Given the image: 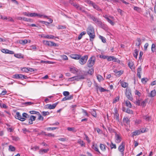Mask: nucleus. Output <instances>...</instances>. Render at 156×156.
I'll return each mask as SVG.
<instances>
[{
    "mask_svg": "<svg viewBox=\"0 0 156 156\" xmlns=\"http://www.w3.org/2000/svg\"><path fill=\"white\" fill-rule=\"evenodd\" d=\"M125 112H126L130 114H133V111L132 110L128 108L126 109Z\"/></svg>",
    "mask_w": 156,
    "mask_h": 156,
    "instance_id": "de8ad7c7",
    "label": "nucleus"
},
{
    "mask_svg": "<svg viewBox=\"0 0 156 156\" xmlns=\"http://www.w3.org/2000/svg\"><path fill=\"white\" fill-rule=\"evenodd\" d=\"M135 94L137 95L138 96H140L141 95V93L137 90L135 91Z\"/></svg>",
    "mask_w": 156,
    "mask_h": 156,
    "instance_id": "0e129e2a",
    "label": "nucleus"
},
{
    "mask_svg": "<svg viewBox=\"0 0 156 156\" xmlns=\"http://www.w3.org/2000/svg\"><path fill=\"white\" fill-rule=\"evenodd\" d=\"M87 83L88 86L89 87H90L92 83V82L90 80L88 79H87Z\"/></svg>",
    "mask_w": 156,
    "mask_h": 156,
    "instance_id": "603ef678",
    "label": "nucleus"
},
{
    "mask_svg": "<svg viewBox=\"0 0 156 156\" xmlns=\"http://www.w3.org/2000/svg\"><path fill=\"white\" fill-rule=\"evenodd\" d=\"M13 78H15L16 79H21L23 80L24 79H27V76L23 75L21 74H16L13 76Z\"/></svg>",
    "mask_w": 156,
    "mask_h": 156,
    "instance_id": "1a4fd4ad",
    "label": "nucleus"
},
{
    "mask_svg": "<svg viewBox=\"0 0 156 156\" xmlns=\"http://www.w3.org/2000/svg\"><path fill=\"white\" fill-rule=\"evenodd\" d=\"M98 26L105 30H106L108 29L107 26L103 23L101 22V23H99Z\"/></svg>",
    "mask_w": 156,
    "mask_h": 156,
    "instance_id": "dca6fc26",
    "label": "nucleus"
},
{
    "mask_svg": "<svg viewBox=\"0 0 156 156\" xmlns=\"http://www.w3.org/2000/svg\"><path fill=\"white\" fill-rule=\"evenodd\" d=\"M88 16L90 19L93 20L95 23H97L98 25L99 23H101V22L99 18H97L96 17L92 15H88Z\"/></svg>",
    "mask_w": 156,
    "mask_h": 156,
    "instance_id": "39448f33",
    "label": "nucleus"
},
{
    "mask_svg": "<svg viewBox=\"0 0 156 156\" xmlns=\"http://www.w3.org/2000/svg\"><path fill=\"white\" fill-rule=\"evenodd\" d=\"M100 148L102 151H105L106 150V146L105 144H100Z\"/></svg>",
    "mask_w": 156,
    "mask_h": 156,
    "instance_id": "a878e982",
    "label": "nucleus"
},
{
    "mask_svg": "<svg viewBox=\"0 0 156 156\" xmlns=\"http://www.w3.org/2000/svg\"><path fill=\"white\" fill-rule=\"evenodd\" d=\"M49 151L48 149H41L39 152V153L41 154H43V153H47Z\"/></svg>",
    "mask_w": 156,
    "mask_h": 156,
    "instance_id": "bb28decb",
    "label": "nucleus"
},
{
    "mask_svg": "<svg viewBox=\"0 0 156 156\" xmlns=\"http://www.w3.org/2000/svg\"><path fill=\"white\" fill-rule=\"evenodd\" d=\"M142 71V68L141 66L139 67L137 69V76L140 79L141 78V73Z\"/></svg>",
    "mask_w": 156,
    "mask_h": 156,
    "instance_id": "f3484780",
    "label": "nucleus"
},
{
    "mask_svg": "<svg viewBox=\"0 0 156 156\" xmlns=\"http://www.w3.org/2000/svg\"><path fill=\"white\" fill-rule=\"evenodd\" d=\"M58 102L51 104H47L45 105V107L46 108L49 109H53L55 108Z\"/></svg>",
    "mask_w": 156,
    "mask_h": 156,
    "instance_id": "9b49d317",
    "label": "nucleus"
},
{
    "mask_svg": "<svg viewBox=\"0 0 156 156\" xmlns=\"http://www.w3.org/2000/svg\"><path fill=\"white\" fill-rule=\"evenodd\" d=\"M108 22L111 25L113 26L115 24V23L113 22V20H111L110 18L108 19L107 20Z\"/></svg>",
    "mask_w": 156,
    "mask_h": 156,
    "instance_id": "a19ab883",
    "label": "nucleus"
},
{
    "mask_svg": "<svg viewBox=\"0 0 156 156\" xmlns=\"http://www.w3.org/2000/svg\"><path fill=\"white\" fill-rule=\"evenodd\" d=\"M85 2L90 5L93 6L94 9L97 10L101 12L102 11L101 9L99 7L92 1L90 0H86Z\"/></svg>",
    "mask_w": 156,
    "mask_h": 156,
    "instance_id": "f03ea898",
    "label": "nucleus"
},
{
    "mask_svg": "<svg viewBox=\"0 0 156 156\" xmlns=\"http://www.w3.org/2000/svg\"><path fill=\"white\" fill-rule=\"evenodd\" d=\"M23 118H28L29 117V115L28 114L26 113H23L22 114Z\"/></svg>",
    "mask_w": 156,
    "mask_h": 156,
    "instance_id": "09e8293b",
    "label": "nucleus"
},
{
    "mask_svg": "<svg viewBox=\"0 0 156 156\" xmlns=\"http://www.w3.org/2000/svg\"><path fill=\"white\" fill-rule=\"evenodd\" d=\"M110 146L111 149H112L113 148L115 149L116 148V145L115 144H113L112 142H111Z\"/></svg>",
    "mask_w": 156,
    "mask_h": 156,
    "instance_id": "a18cd8bd",
    "label": "nucleus"
},
{
    "mask_svg": "<svg viewBox=\"0 0 156 156\" xmlns=\"http://www.w3.org/2000/svg\"><path fill=\"white\" fill-rule=\"evenodd\" d=\"M16 148L15 147L11 145L9 146V150L10 151H15Z\"/></svg>",
    "mask_w": 156,
    "mask_h": 156,
    "instance_id": "c756f323",
    "label": "nucleus"
},
{
    "mask_svg": "<svg viewBox=\"0 0 156 156\" xmlns=\"http://www.w3.org/2000/svg\"><path fill=\"white\" fill-rule=\"evenodd\" d=\"M88 58L87 55H85L81 57L79 59V62L81 65H84L86 62Z\"/></svg>",
    "mask_w": 156,
    "mask_h": 156,
    "instance_id": "20e7f679",
    "label": "nucleus"
},
{
    "mask_svg": "<svg viewBox=\"0 0 156 156\" xmlns=\"http://www.w3.org/2000/svg\"><path fill=\"white\" fill-rule=\"evenodd\" d=\"M96 87H97V90H98V89H99L101 92H105L106 91V90L105 89L103 88L102 87H99L98 85L96 86Z\"/></svg>",
    "mask_w": 156,
    "mask_h": 156,
    "instance_id": "473e14b6",
    "label": "nucleus"
},
{
    "mask_svg": "<svg viewBox=\"0 0 156 156\" xmlns=\"http://www.w3.org/2000/svg\"><path fill=\"white\" fill-rule=\"evenodd\" d=\"M12 140L15 141H17L20 140L18 136H12Z\"/></svg>",
    "mask_w": 156,
    "mask_h": 156,
    "instance_id": "37998d69",
    "label": "nucleus"
},
{
    "mask_svg": "<svg viewBox=\"0 0 156 156\" xmlns=\"http://www.w3.org/2000/svg\"><path fill=\"white\" fill-rule=\"evenodd\" d=\"M38 115V119L39 120H41L43 121L44 120V118L41 116L39 113V115Z\"/></svg>",
    "mask_w": 156,
    "mask_h": 156,
    "instance_id": "4d7b16f0",
    "label": "nucleus"
},
{
    "mask_svg": "<svg viewBox=\"0 0 156 156\" xmlns=\"http://www.w3.org/2000/svg\"><path fill=\"white\" fill-rule=\"evenodd\" d=\"M115 112L113 113L114 118L116 119V120L118 122H119V114L118 113V112L117 111L116 108H114Z\"/></svg>",
    "mask_w": 156,
    "mask_h": 156,
    "instance_id": "ddd939ff",
    "label": "nucleus"
},
{
    "mask_svg": "<svg viewBox=\"0 0 156 156\" xmlns=\"http://www.w3.org/2000/svg\"><path fill=\"white\" fill-rule=\"evenodd\" d=\"M122 86L124 88H125L128 86V84L124 82H121L120 83Z\"/></svg>",
    "mask_w": 156,
    "mask_h": 156,
    "instance_id": "e433bc0d",
    "label": "nucleus"
},
{
    "mask_svg": "<svg viewBox=\"0 0 156 156\" xmlns=\"http://www.w3.org/2000/svg\"><path fill=\"white\" fill-rule=\"evenodd\" d=\"M94 72V70L93 69L91 68L90 69L88 70V73L89 74L92 75V74Z\"/></svg>",
    "mask_w": 156,
    "mask_h": 156,
    "instance_id": "5fc2aeb1",
    "label": "nucleus"
},
{
    "mask_svg": "<svg viewBox=\"0 0 156 156\" xmlns=\"http://www.w3.org/2000/svg\"><path fill=\"white\" fill-rule=\"evenodd\" d=\"M57 28L58 29H64L66 28V27L64 26L59 25L58 26Z\"/></svg>",
    "mask_w": 156,
    "mask_h": 156,
    "instance_id": "680f3d73",
    "label": "nucleus"
},
{
    "mask_svg": "<svg viewBox=\"0 0 156 156\" xmlns=\"http://www.w3.org/2000/svg\"><path fill=\"white\" fill-rule=\"evenodd\" d=\"M86 33L85 31H83L79 35L78 37V40H80L81 39L83 35H85Z\"/></svg>",
    "mask_w": 156,
    "mask_h": 156,
    "instance_id": "72a5a7b5",
    "label": "nucleus"
},
{
    "mask_svg": "<svg viewBox=\"0 0 156 156\" xmlns=\"http://www.w3.org/2000/svg\"><path fill=\"white\" fill-rule=\"evenodd\" d=\"M126 97L130 101H132L133 100V98L132 94H131V90L129 89H126Z\"/></svg>",
    "mask_w": 156,
    "mask_h": 156,
    "instance_id": "423d86ee",
    "label": "nucleus"
},
{
    "mask_svg": "<svg viewBox=\"0 0 156 156\" xmlns=\"http://www.w3.org/2000/svg\"><path fill=\"white\" fill-rule=\"evenodd\" d=\"M108 56L104 55H101L100 56V58H103V59H107Z\"/></svg>",
    "mask_w": 156,
    "mask_h": 156,
    "instance_id": "052dcab7",
    "label": "nucleus"
},
{
    "mask_svg": "<svg viewBox=\"0 0 156 156\" xmlns=\"http://www.w3.org/2000/svg\"><path fill=\"white\" fill-rule=\"evenodd\" d=\"M73 98V96L72 95H70L69 96L66 97H65L62 100V101H65L67 100H71Z\"/></svg>",
    "mask_w": 156,
    "mask_h": 156,
    "instance_id": "b1692460",
    "label": "nucleus"
},
{
    "mask_svg": "<svg viewBox=\"0 0 156 156\" xmlns=\"http://www.w3.org/2000/svg\"><path fill=\"white\" fill-rule=\"evenodd\" d=\"M63 95L65 96H68L69 95V93L68 91H64L63 93Z\"/></svg>",
    "mask_w": 156,
    "mask_h": 156,
    "instance_id": "e2e57ef3",
    "label": "nucleus"
},
{
    "mask_svg": "<svg viewBox=\"0 0 156 156\" xmlns=\"http://www.w3.org/2000/svg\"><path fill=\"white\" fill-rule=\"evenodd\" d=\"M42 114L44 116H45L46 115H49V112H42Z\"/></svg>",
    "mask_w": 156,
    "mask_h": 156,
    "instance_id": "864d4df0",
    "label": "nucleus"
},
{
    "mask_svg": "<svg viewBox=\"0 0 156 156\" xmlns=\"http://www.w3.org/2000/svg\"><path fill=\"white\" fill-rule=\"evenodd\" d=\"M15 118L16 119H18L22 121H23L26 119L25 118L22 117L20 113L18 112H17L16 113V116Z\"/></svg>",
    "mask_w": 156,
    "mask_h": 156,
    "instance_id": "f8f14e48",
    "label": "nucleus"
},
{
    "mask_svg": "<svg viewBox=\"0 0 156 156\" xmlns=\"http://www.w3.org/2000/svg\"><path fill=\"white\" fill-rule=\"evenodd\" d=\"M115 141L116 143H119L121 142L122 138L121 135L119 134L115 133Z\"/></svg>",
    "mask_w": 156,
    "mask_h": 156,
    "instance_id": "6e6552de",
    "label": "nucleus"
},
{
    "mask_svg": "<svg viewBox=\"0 0 156 156\" xmlns=\"http://www.w3.org/2000/svg\"><path fill=\"white\" fill-rule=\"evenodd\" d=\"M87 33L89 35L90 41H92L95 37L94 30L92 27L89 26L87 29Z\"/></svg>",
    "mask_w": 156,
    "mask_h": 156,
    "instance_id": "f257e3e1",
    "label": "nucleus"
},
{
    "mask_svg": "<svg viewBox=\"0 0 156 156\" xmlns=\"http://www.w3.org/2000/svg\"><path fill=\"white\" fill-rule=\"evenodd\" d=\"M1 51L3 53H5L9 54H14V52L13 51H10L7 49H2Z\"/></svg>",
    "mask_w": 156,
    "mask_h": 156,
    "instance_id": "2eb2a0df",
    "label": "nucleus"
},
{
    "mask_svg": "<svg viewBox=\"0 0 156 156\" xmlns=\"http://www.w3.org/2000/svg\"><path fill=\"white\" fill-rule=\"evenodd\" d=\"M156 91L155 90H152L150 93V96L151 97H153L156 95Z\"/></svg>",
    "mask_w": 156,
    "mask_h": 156,
    "instance_id": "2f4dec72",
    "label": "nucleus"
},
{
    "mask_svg": "<svg viewBox=\"0 0 156 156\" xmlns=\"http://www.w3.org/2000/svg\"><path fill=\"white\" fill-rule=\"evenodd\" d=\"M123 71L122 70L118 71L116 73V75L117 76H119L123 73Z\"/></svg>",
    "mask_w": 156,
    "mask_h": 156,
    "instance_id": "3c124183",
    "label": "nucleus"
},
{
    "mask_svg": "<svg viewBox=\"0 0 156 156\" xmlns=\"http://www.w3.org/2000/svg\"><path fill=\"white\" fill-rule=\"evenodd\" d=\"M96 60V58L94 56H92L89 59L87 62V66L88 67L90 68L92 67L94 65Z\"/></svg>",
    "mask_w": 156,
    "mask_h": 156,
    "instance_id": "7ed1b4c3",
    "label": "nucleus"
},
{
    "mask_svg": "<svg viewBox=\"0 0 156 156\" xmlns=\"http://www.w3.org/2000/svg\"><path fill=\"white\" fill-rule=\"evenodd\" d=\"M39 147L38 146H35L33 147H32L31 148V149H32L33 150L36 151L37 150L39 149Z\"/></svg>",
    "mask_w": 156,
    "mask_h": 156,
    "instance_id": "bf43d9fd",
    "label": "nucleus"
},
{
    "mask_svg": "<svg viewBox=\"0 0 156 156\" xmlns=\"http://www.w3.org/2000/svg\"><path fill=\"white\" fill-rule=\"evenodd\" d=\"M125 148V145L124 144V143L122 142L119 147L118 150L119 151L121 152V154L122 156L124 155V151Z\"/></svg>",
    "mask_w": 156,
    "mask_h": 156,
    "instance_id": "9d476101",
    "label": "nucleus"
},
{
    "mask_svg": "<svg viewBox=\"0 0 156 156\" xmlns=\"http://www.w3.org/2000/svg\"><path fill=\"white\" fill-rule=\"evenodd\" d=\"M44 44L50 46H56L57 44L52 41L44 40L43 41Z\"/></svg>",
    "mask_w": 156,
    "mask_h": 156,
    "instance_id": "0eeeda50",
    "label": "nucleus"
},
{
    "mask_svg": "<svg viewBox=\"0 0 156 156\" xmlns=\"http://www.w3.org/2000/svg\"><path fill=\"white\" fill-rule=\"evenodd\" d=\"M91 115L94 117H96L97 116V113L95 110H93L91 111Z\"/></svg>",
    "mask_w": 156,
    "mask_h": 156,
    "instance_id": "4c0bfd02",
    "label": "nucleus"
},
{
    "mask_svg": "<svg viewBox=\"0 0 156 156\" xmlns=\"http://www.w3.org/2000/svg\"><path fill=\"white\" fill-rule=\"evenodd\" d=\"M138 54V51L137 49H135L134 50V53L133 54V56L136 58H137V56Z\"/></svg>",
    "mask_w": 156,
    "mask_h": 156,
    "instance_id": "c9c22d12",
    "label": "nucleus"
},
{
    "mask_svg": "<svg viewBox=\"0 0 156 156\" xmlns=\"http://www.w3.org/2000/svg\"><path fill=\"white\" fill-rule=\"evenodd\" d=\"M141 40L140 38H137L136 40V46H137L138 48H139L141 43Z\"/></svg>",
    "mask_w": 156,
    "mask_h": 156,
    "instance_id": "4be33fe9",
    "label": "nucleus"
},
{
    "mask_svg": "<svg viewBox=\"0 0 156 156\" xmlns=\"http://www.w3.org/2000/svg\"><path fill=\"white\" fill-rule=\"evenodd\" d=\"M31 114H36L39 115V112L35 111H31L29 112Z\"/></svg>",
    "mask_w": 156,
    "mask_h": 156,
    "instance_id": "49530a36",
    "label": "nucleus"
},
{
    "mask_svg": "<svg viewBox=\"0 0 156 156\" xmlns=\"http://www.w3.org/2000/svg\"><path fill=\"white\" fill-rule=\"evenodd\" d=\"M84 135L85 136V139H86V140L87 141V142L88 143H90V140L89 139V137H88V136H87L86 134H84Z\"/></svg>",
    "mask_w": 156,
    "mask_h": 156,
    "instance_id": "69168bd1",
    "label": "nucleus"
},
{
    "mask_svg": "<svg viewBox=\"0 0 156 156\" xmlns=\"http://www.w3.org/2000/svg\"><path fill=\"white\" fill-rule=\"evenodd\" d=\"M70 71L73 73H75L78 71V69L75 67L70 68Z\"/></svg>",
    "mask_w": 156,
    "mask_h": 156,
    "instance_id": "393cba45",
    "label": "nucleus"
},
{
    "mask_svg": "<svg viewBox=\"0 0 156 156\" xmlns=\"http://www.w3.org/2000/svg\"><path fill=\"white\" fill-rule=\"evenodd\" d=\"M149 44L148 43H146L144 45V48L145 50L146 51L147 49V48Z\"/></svg>",
    "mask_w": 156,
    "mask_h": 156,
    "instance_id": "774afa93",
    "label": "nucleus"
},
{
    "mask_svg": "<svg viewBox=\"0 0 156 156\" xmlns=\"http://www.w3.org/2000/svg\"><path fill=\"white\" fill-rule=\"evenodd\" d=\"M99 38L101 40L102 42H103L104 43H105L106 42V39L105 37L101 35H99Z\"/></svg>",
    "mask_w": 156,
    "mask_h": 156,
    "instance_id": "ea45409f",
    "label": "nucleus"
},
{
    "mask_svg": "<svg viewBox=\"0 0 156 156\" xmlns=\"http://www.w3.org/2000/svg\"><path fill=\"white\" fill-rule=\"evenodd\" d=\"M133 9L134 10L138 12H140L141 11V9L140 8L137 6H135Z\"/></svg>",
    "mask_w": 156,
    "mask_h": 156,
    "instance_id": "79ce46f5",
    "label": "nucleus"
},
{
    "mask_svg": "<svg viewBox=\"0 0 156 156\" xmlns=\"http://www.w3.org/2000/svg\"><path fill=\"white\" fill-rule=\"evenodd\" d=\"M30 16V17H35L37 16V14L36 13H29Z\"/></svg>",
    "mask_w": 156,
    "mask_h": 156,
    "instance_id": "c03bdc74",
    "label": "nucleus"
},
{
    "mask_svg": "<svg viewBox=\"0 0 156 156\" xmlns=\"http://www.w3.org/2000/svg\"><path fill=\"white\" fill-rule=\"evenodd\" d=\"M70 3L76 8L77 10L78 9H80V5H79L78 4L71 2H70Z\"/></svg>",
    "mask_w": 156,
    "mask_h": 156,
    "instance_id": "5701e85b",
    "label": "nucleus"
},
{
    "mask_svg": "<svg viewBox=\"0 0 156 156\" xmlns=\"http://www.w3.org/2000/svg\"><path fill=\"white\" fill-rule=\"evenodd\" d=\"M107 60L108 61H113V56H108Z\"/></svg>",
    "mask_w": 156,
    "mask_h": 156,
    "instance_id": "8fccbe9b",
    "label": "nucleus"
},
{
    "mask_svg": "<svg viewBox=\"0 0 156 156\" xmlns=\"http://www.w3.org/2000/svg\"><path fill=\"white\" fill-rule=\"evenodd\" d=\"M70 57L72 58L78 60L81 57V55L76 54H73L71 55Z\"/></svg>",
    "mask_w": 156,
    "mask_h": 156,
    "instance_id": "4468645a",
    "label": "nucleus"
},
{
    "mask_svg": "<svg viewBox=\"0 0 156 156\" xmlns=\"http://www.w3.org/2000/svg\"><path fill=\"white\" fill-rule=\"evenodd\" d=\"M67 129L69 131H72L74 133H75L76 132V130L74 127H68L67 128Z\"/></svg>",
    "mask_w": 156,
    "mask_h": 156,
    "instance_id": "7c9ffc66",
    "label": "nucleus"
},
{
    "mask_svg": "<svg viewBox=\"0 0 156 156\" xmlns=\"http://www.w3.org/2000/svg\"><path fill=\"white\" fill-rule=\"evenodd\" d=\"M28 41L27 40H21L19 41V43L22 44L24 45L27 44Z\"/></svg>",
    "mask_w": 156,
    "mask_h": 156,
    "instance_id": "f704fd0d",
    "label": "nucleus"
},
{
    "mask_svg": "<svg viewBox=\"0 0 156 156\" xmlns=\"http://www.w3.org/2000/svg\"><path fill=\"white\" fill-rule=\"evenodd\" d=\"M142 133V131L141 130H138L135 131L133 132L132 133V136L133 137L134 136L138 135L140 134L141 133Z\"/></svg>",
    "mask_w": 156,
    "mask_h": 156,
    "instance_id": "aec40b11",
    "label": "nucleus"
},
{
    "mask_svg": "<svg viewBox=\"0 0 156 156\" xmlns=\"http://www.w3.org/2000/svg\"><path fill=\"white\" fill-rule=\"evenodd\" d=\"M125 104L126 106L129 108H131L132 105L130 102L128 101H125Z\"/></svg>",
    "mask_w": 156,
    "mask_h": 156,
    "instance_id": "58836bf2",
    "label": "nucleus"
},
{
    "mask_svg": "<svg viewBox=\"0 0 156 156\" xmlns=\"http://www.w3.org/2000/svg\"><path fill=\"white\" fill-rule=\"evenodd\" d=\"M36 117L34 115H31L30 117V119H29V123L30 124H31L33 123V121L35 120Z\"/></svg>",
    "mask_w": 156,
    "mask_h": 156,
    "instance_id": "6ab92c4d",
    "label": "nucleus"
},
{
    "mask_svg": "<svg viewBox=\"0 0 156 156\" xmlns=\"http://www.w3.org/2000/svg\"><path fill=\"white\" fill-rule=\"evenodd\" d=\"M77 142L80 145V146L81 147L85 146V143H84L83 141V140H81L80 139L78 140Z\"/></svg>",
    "mask_w": 156,
    "mask_h": 156,
    "instance_id": "c85d7f7f",
    "label": "nucleus"
},
{
    "mask_svg": "<svg viewBox=\"0 0 156 156\" xmlns=\"http://www.w3.org/2000/svg\"><path fill=\"white\" fill-rule=\"evenodd\" d=\"M41 37L45 38L51 39H54L55 37L52 35H44V34H43L41 36Z\"/></svg>",
    "mask_w": 156,
    "mask_h": 156,
    "instance_id": "a211bd4d",
    "label": "nucleus"
},
{
    "mask_svg": "<svg viewBox=\"0 0 156 156\" xmlns=\"http://www.w3.org/2000/svg\"><path fill=\"white\" fill-rule=\"evenodd\" d=\"M92 148L94 150L98 152L99 154H101L97 145H95L94 144H93L92 146Z\"/></svg>",
    "mask_w": 156,
    "mask_h": 156,
    "instance_id": "cd10ccee",
    "label": "nucleus"
},
{
    "mask_svg": "<svg viewBox=\"0 0 156 156\" xmlns=\"http://www.w3.org/2000/svg\"><path fill=\"white\" fill-rule=\"evenodd\" d=\"M57 129V127H48L47 128V130H53Z\"/></svg>",
    "mask_w": 156,
    "mask_h": 156,
    "instance_id": "6e6d98bb",
    "label": "nucleus"
},
{
    "mask_svg": "<svg viewBox=\"0 0 156 156\" xmlns=\"http://www.w3.org/2000/svg\"><path fill=\"white\" fill-rule=\"evenodd\" d=\"M123 122L125 125L129 124V120L127 117L124 118L123 120Z\"/></svg>",
    "mask_w": 156,
    "mask_h": 156,
    "instance_id": "412c9836",
    "label": "nucleus"
},
{
    "mask_svg": "<svg viewBox=\"0 0 156 156\" xmlns=\"http://www.w3.org/2000/svg\"><path fill=\"white\" fill-rule=\"evenodd\" d=\"M97 78L99 81L102 80L103 78L100 75H98L97 76Z\"/></svg>",
    "mask_w": 156,
    "mask_h": 156,
    "instance_id": "13d9d810",
    "label": "nucleus"
},
{
    "mask_svg": "<svg viewBox=\"0 0 156 156\" xmlns=\"http://www.w3.org/2000/svg\"><path fill=\"white\" fill-rule=\"evenodd\" d=\"M119 98L118 97H116L115 99L114 100V101H113V103H116L117 101H118L119 100Z\"/></svg>",
    "mask_w": 156,
    "mask_h": 156,
    "instance_id": "338daca9",
    "label": "nucleus"
}]
</instances>
